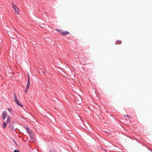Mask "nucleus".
I'll use <instances>...</instances> for the list:
<instances>
[{"label":"nucleus","instance_id":"nucleus-1","mask_svg":"<svg viewBox=\"0 0 152 152\" xmlns=\"http://www.w3.org/2000/svg\"><path fill=\"white\" fill-rule=\"evenodd\" d=\"M14 100L15 102L20 107H22L23 106V105L22 104L18 101L17 97L15 93L14 94Z\"/></svg>","mask_w":152,"mask_h":152},{"label":"nucleus","instance_id":"nucleus-2","mask_svg":"<svg viewBox=\"0 0 152 152\" xmlns=\"http://www.w3.org/2000/svg\"><path fill=\"white\" fill-rule=\"evenodd\" d=\"M25 128L27 132L29 134V135L31 138L32 139V137L33 136V135L32 134L31 130L30 129L29 127L26 126H25Z\"/></svg>","mask_w":152,"mask_h":152},{"label":"nucleus","instance_id":"nucleus-3","mask_svg":"<svg viewBox=\"0 0 152 152\" xmlns=\"http://www.w3.org/2000/svg\"><path fill=\"white\" fill-rule=\"evenodd\" d=\"M12 7L15 10V13L18 14L19 12L18 8L13 3V5H12Z\"/></svg>","mask_w":152,"mask_h":152},{"label":"nucleus","instance_id":"nucleus-4","mask_svg":"<svg viewBox=\"0 0 152 152\" xmlns=\"http://www.w3.org/2000/svg\"><path fill=\"white\" fill-rule=\"evenodd\" d=\"M7 112L6 111H3L2 112L1 115V117L2 119H4L7 116Z\"/></svg>","mask_w":152,"mask_h":152},{"label":"nucleus","instance_id":"nucleus-5","mask_svg":"<svg viewBox=\"0 0 152 152\" xmlns=\"http://www.w3.org/2000/svg\"><path fill=\"white\" fill-rule=\"evenodd\" d=\"M30 77L29 76H28V80H27V83L26 87H29L30 86Z\"/></svg>","mask_w":152,"mask_h":152},{"label":"nucleus","instance_id":"nucleus-6","mask_svg":"<svg viewBox=\"0 0 152 152\" xmlns=\"http://www.w3.org/2000/svg\"><path fill=\"white\" fill-rule=\"evenodd\" d=\"M6 122L8 124L10 122V118L9 116H8L6 120Z\"/></svg>","mask_w":152,"mask_h":152},{"label":"nucleus","instance_id":"nucleus-7","mask_svg":"<svg viewBox=\"0 0 152 152\" xmlns=\"http://www.w3.org/2000/svg\"><path fill=\"white\" fill-rule=\"evenodd\" d=\"M69 33V32L68 31H65L64 32H61V34L63 35H65L66 34H68Z\"/></svg>","mask_w":152,"mask_h":152},{"label":"nucleus","instance_id":"nucleus-8","mask_svg":"<svg viewBox=\"0 0 152 152\" xmlns=\"http://www.w3.org/2000/svg\"><path fill=\"white\" fill-rule=\"evenodd\" d=\"M3 126L4 128H5L7 125V124L5 122H4L3 123Z\"/></svg>","mask_w":152,"mask_h":152},{"label":"nucleus","instance_id":"nucleus-9","mask_svg":"<svg viewBox=\"0 0 152 152\" xmlns=\"http://www.w3.org/2000/svg\"><path fill=\"white\" fill-rule=\"evenodd\" d=\"M56 30L57 31H58L59 32V33H61V32H62V30L61 29H56Z\"/></svg>","mask_w":152,"mask_h":152},{"label":"nucleus","instance_id":"nucleus-10","mask_svg":"<svg viewBox=\"0 0 152 152\" xmlns=\"http://www.w3.org/2000/svg\"><path fill=\"white\" fill-rule=\"evenodd\" d=\"M8 111H9L11 113V112L12 110V109L11 107H9L8 108Z\"/></svg>","mask_w":152,"mask_h":152},{"label":"nucleus","instance_id":"nucleus-11","mask_svg":"<svg viewBox=\"0 0 152 152\" xmlns=\"http://www.w3.org/2000/svg\"><path fill=\"white\" fill-rule=\"evenodd\" d=\"M125 118L128 117V118H130V117H129V115H125Z\"/></svg>","mask_w":152,"mask_h":152},{"label":"nucleus","instance_id":"nucleus-12","mask_svg":"<svg viewBox=\"0 0 152 152\" xmlns=\"http://www.w3.org/2000/svg\"><path fill=\"white\" fill-rule=\"evenodd\" d=\"M79 99H80V101H79V102L77 103V104H80V102H81V99L80 97H79Z\"/></svg>","mask_w":152,"mask_h":152},{"label":"nucleus","instance_id":"nucleus-13","mask_svg":"<svg viewBox=\"0 0 152 152\" xmlns=\"http://www.w3.org/2000/svg\"><path fill=\"white\" fill-rule=\"evenodd\" d=\"M14 152H20V151L18 150H15L14 151Z\"/></svg>","mask_w":152,"mask_h":152},{"label":"nucleus","instance_id":"nucleus-14","mask_svg":"<svg viewBox=\"0 0 152 152\" xmlns=\"http://www.w3.org/2000/svg\"><path fill=\"white\" fill-rule=\"evenodd\" d=\"M29 88V87H26V89L28 90V89Z\"/></svg>","mask_w":152,"mask_h":152},{"label":"nucleus","instance_id":"nucleus-15","mask_svg":"<svg viewBox=\"0 0 152 152\" xmlns=\"http://www.w3.org/2000/svg\"><path fill=\"white\" fill-rule=\"evenodd\" d=\"M28 91V90L25 89V93H27V92Z\"/></svg>","mask_w":152,"mask_h":152},{"label":"nucleus","instance_id":"nucleus-16","mask_svg":"<svg viewBox=\"0 0 152 152\" xmlns=\"http://www.w3.org/2000/svg\"><path fill=\"white\" fill-rule=\"evenodd\" d=\"M102 150H104V151H107V150H106V149H103V148H102Z\"/></svg>","mask_w":152,"mask_h":152},{"label":"nucleus","instance_id":"nucleus-17","mask_svg":"<svg viewBox=\"0 0 152 152\" xmlns=\"http://www.w3.org/2000/svg\"><path fill=\"white\" fill-rule=\"evenodd\" d=\"M13 141L15 144H16V142L14 140H13Z\"/></svg>","mask_w":152,"mask_h":152},{"label":"nucleus","instance_id":"nucleus-18","mask_svg":"<svg viewBox=\"0 0 152 152\" xmlns=\"http://www.w3.org/2000/svg\"><path fill=\"white\" fill-rule=\"evenodd\" d=\"M117 42H118V41H119V40H117Z\"/></svg>","mask_w":152,"mask_h":152}]
</instances>
